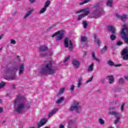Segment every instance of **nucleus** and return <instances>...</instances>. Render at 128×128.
Listing matches in <instances>:
<instances>
[{"mask_svg": "<svg viewBox=\"0 0 128 128\" xmlns=\"http://www.w3.org/2000/svg\"><path fill=\"white\" fill-rule=\"evenodd\" d=\"M16 85L13 84L12 86V90H16Z\"/></svg>", "mask_w": 128, "mask_h": 128, "instance_id": "obj_48", "label": "nucleus"}, {"mask_svg": "<svg viewBox=\"0 0 128 128\" xmlns=\"http://www.w3.org/2000/svg\"><path fill=\"white\" fill-rule=\"evenodd\" d=\"M108 82L110 84H114V78L113 76H108Z\"/></svg>", "mask_w": 128, "mask_h": 128, "instance_id": "obj_19", "label": "nucleus"}, {"mask_svg": "<svg viewBox=\"0 0 128 128\" xmlns=\"http://www.w3.org/2000/svg\"><path fill=\"white\" fill-rule=\"evenodd\" d=\"M92 56L94 60H96V62H100V59L96 58V52H92Z\"/></svg>", "mask_w": 128, "mask_h": 128, "instance_id": "obj_15", "label": "nucleus"}, {"mask_svg": "<svg viewBox=\"0 0 128 128\" xmlns=\"http://www.w3.org/2000/svg\"><path fill=\"white\" fill-rule=\"evenodd\" d=\"M82 108V106L80 105V103L77 102H73L70 108V112H72V110H76V112H77L78 114H80L79 110Z\"/></svg>", "mask_w": 128, "mask_h": 128, "instance_id": "obj_5", "label": "nucleus"}, {"mask_svg": "<svg viewBox=\"0 0 128 128\" xmlns=\"http://www.w3.org/2000/svg\"><path fill=\"white\" fill-rule=\"evenodd\" d=\"M98 122L100 124L104 126V120L102 118H100L98 119Z\"/></svg>", "mask_w": 128, "mask_h": 128, "instance_id": "obj_30", "label": "nucleus"}, {"mask_svg": "<svg viewBox=\"0 0 128 128\" xmlns=\"http://www.w3.org/2000/svg\"><path fill=\"white\" fill-rule=\"evenodd\" d=\"M116 18H120V15H119V14H116Z\"/></svg>", "mask_w": 128, "mask_h": 128, "instance_id": "obj_56", "label": "nucleus"}, {"mask_svg": "<svg viewBox=\"0 0 128 128\" xmlns=\"http://www.w3.org/2000/svg\"><path fill=\"white\" fill-rule=\"evenodd\" d=\"M102 10H101L100 8L97 7L96 10H94L92 12V14L94 16L95 18H98L102 14Z\"/></svg>", "mask_w": 128, "mask_h": 128, "instance_id": "obj_9", "label": "nucleus"}, {"mask_svg": "<svg viewBox=\"0 0 128 128\" xmlns=\"http://www.w3.org/2000/svg\"><path fill=\"white\" fill-rule=\"evenodd\" d=\"M68 124H70V121L68 122Z\"/></svg>", "mask_w": 128, "mask_h": 128, "instance_id": "obj_64", "label": "nucleus"}, {"mask_svg": "<svg viewBox=\"0 0 128 128\" xmlns=\"http://www.w3.org/2000/svg\"><path fill=\"white\" fill-rule=\"evenodd\" d=\"M54 27H56V24H54L53 25H52L51 26H50L48 29V30H52V28H54Z\"/></svg>", "mask_w": 128, "mask_h": 128, "instance_id": "obj_43", "label": "nucleus"}, {"mask_svg": "<svg viewBox=\"0 0 128 128\" xmlns=\"http://www.w3.org/2000/svg\"><path fill=\"white\" fill-rule=\"evenodd\" d=\"M116 107H112L110 108V110H116Z\"/></svg>", "mask_w": 128, "mask_h": 128, "instance_id": "obj_55", "label": "nucleus"}, {"mask_svg": "<svg viewBox=\"0 0 128 128\" xmlns=\"http://www.w3.org/2000/svg\"><path fill=\"white\" fill-rule=\"evenodd\" d=\"M6 73L10 74V76H5L4 78L6 80H16V72H18V67L16 66H14L7 68L6 69Z\"/></svg>", "mask_w": 128, "mask_h": 128, "instance_id": "obj_3", "label": "nucleus"}, {"mask_svg": "<svg viewBox=\"0 0 128 128\" xmlns=\"http://www.w3.org/2000/svg\"><path fill=\"white\" fill-rule=\"evenodd\" d=\"M6 98H8V96H10V93L6 94Z\"/></svg>", "mask_w": 128, "mask_h": 128, "instance_id": "obj_52", "label": "nucleus"}, {"mask_svg": "<svg viewBox=\"0 0 128 128\" xmlns=\"http://www.w3.org/2000/svg\"><path fill=\"white\" fill-rule=\"evenodd\" d=\"M70 56H68L67 57H66L64 61V62H68V60H70Z\"/></svg>", "mask_w": 128, "mask_h": 128, "instance_id": "obj_38", "label": "nucleus"}, {"mask_svg": "<svg viewBox=\"0 0 128 128\" xmlns=\"http://www.w3.org/2000/svg\"><path fill=\"white\" fill-rule=\"evenodd\" d=\"M122 56H123V60H128V48H125L123 50L122 52Z\"/></svg>", "mask_w": 128, "mask_h": 128, "instance_id": "obj_10", "label": "nucleus"}, {"mask_svg": "<svg viewBox=\"0 0 128 128\" xmlns=\"http://www.w3.org/2000/svg\"><path fill=\"white\" fill-rule=\"evenodd\" d=\"M92 0H85L84 1L80 3V6H82L84 4H88V2H90Z\"/></svg>", "mask_w": 128, "mask_h": 128, "instance_id": "obj_34", "label": "nucleus"}, {"mask_svg": "<svg viewBox=\"0 0 128 128\" xmlns=\"http://www.w3.org/2000/svg\"><path fill=\"white\" fill-rule=\"evenodd\" d=\"M106 4L108 6L112 8V0H108Z\"/></svg>", "mask_w": 128, "mask_h": 128, "instance_id": "obj_28", "label": "nucleus"}, {"mask_svg": "<svg viewBox=\"0 0 128 128\" xmlns=\"http://www.w3.org/2000/svg\"><path fill=\"white\" fill-rule=\"evenodd\" d=\"M94 38L95 40V42H96L98 44V46H100V38H96V35H94Z\"/></svg>", "mask_w": 128, "mask_h": 128, "instance_id": "obj_21", "label": "nucleus"}, {"mask_svg": "<svg viewBox=\"0 0 128 128\" xmlns=\"http://www.w3.org/2000/svg\"><path fill=\"white\" fill-rule=\"evenodd\" d=\"M108 32H116V28L112 26H108Z\"/></svg>", "mask_w": 128, "mask_h": 128, "instance_id": "obj_18", "label": "nucleus"}, {"mask_svg": "<svg viewBox=\"0 0 128 128\" xmlns=\"http://www.w3.org/2000/svg\"><path fill=\"white\" fill-rule=\"evenodd\" d=\"M110 38L112 40H116V35L112 34L110 36Z\"/></svg>", "mask_w": 128, "mask_h": 128, "instance_id": "obj_37", "label": "nucleus"}, {"mask_svg": "<svg viewBox=\"0 0 128 128\" xmlns=\"http://www.w3.org/2000/svg\"><path fill=\"white\" fill-rule=\"evenodd\" d=\"M122 44H124V42L122 41H118L116 43V46H122Z\"/></svg>", "mask_w": 128, "mask_h": 128, "instance_id": "obj_41", "label": "nucleus"}, {"mask_svg": "<svg viewBox=\"0 0 128 128\" xmlns=\"http://www.w3.org/2000/svg\"><path fill=\"white\" fill-rule=\"evenodd\" d=\"M64 90H66L64 88H62L58 92V96H60V94H64Z\"/></svg>", "mask_w": 128, "mask_h": 128, "instance_id": "obj_27", "label": "nucleus"}, {"mask_svg": "<svg viewBox=\"0 0 128 128\" xmlns=\"http://www.w3.org/2000/svg\"><path fill=\"white\" fill-rule=\"evenodd\" d=\"M82 76H80L78 78V83L77 84L78 88H80V86H82Z\"/></svg>", "mask_w": 128, "mask_h": 128, "instance_id": "obj_20", "label": "nucleus"}, {"mask_svg": "<svg viewBox=\"0 0 128 128\" xmlns=\"http://www.w3.org/2000/svg\"><path fill=\"white\" fill-rule=\"evenodd\" d=\"M50 0H48L45 3V5L44 6V8H48V6H50Z\"/></svg>", "mask_w": 128, "mask_h": 128, "instance_id": "obj_31", "label": "nucleus"}, {"mask_svg": "<svg viewBox=\"0 0 128 128\" xmlns=\"http://www.w3.org/2000/svg\"><path fill=\"white\" fill-rule=\"evenodd\" d=\"M70 90H72V92H74V85H72L70 86Z\"/></svg>", "mask_w": 128, "mask_h": 128, "instance_id": "obj_44", "label": "nucleus"}, {"mask_svg": "<svg viewBox=\"0 0 128 128\" xmlns=\"http://www.w3.org/2000/svg\"><path fill=\"white\" fill-rule=\"evenodd\" d=\"M4 86H6V83L4 82H1L0 83V88H2L4 87Z\"/></svg>", "mask_w": 128, "mask_h": 128, "instance_id": "obj_36", "label": "nucleus"}, {"mask_svg": "<svg viewBox=\"0 0 128 128\" xmlns=\"http://www.w3.org/2000/svg\"><path fill=\"white\" fill-rule=\"evenodd\" d=\"M114 66H116V67L122 66V64H115V65H114Z\"/></svg>", "mask_w": 128, "mask_h": 128, "instance_id": "obj_51", "label": "nucleus"}, {"mask_svg": "<svg viewBox=\"0 0 128 128\" xmlns=\"http://www.w3.org/2000/svg\"><path fill=\"white\" fill-rule=\"evenodd\" d=\"M89 8H86L81 9L76 12V14H80V12H84L78 16V20H82V18H85V16H88V14H90V10H88Z\"/></svg>", "mask_w": 128, "mask_h": 128, "instance_id": "obj_4", "label": "nucleus"}, {"mask_svg": "<svg viewBox=\"0 0 128 128\" xmlns=\"http://www.w3.org/2000/svg\"><path fill=\"white\" fill-rule=\"evenodd\" d=\"M121 32H128V24H125L123 26Z\"/></svg>", "mask_w": 128, "mask_h": 128, "instance_id": "obj_17", "label": "nucleus"}, {"mask_svg": "<svg viewBox=\"0 0 128 128\" xmlns=\"http://www.w3.org/2000/svg\"><path fill=\"white\" fill-rule=\"evenodd\" d=\"M44 128H50V127L46 126V127H45Z\"/></svg>", "mask_w": 128, "mask_h": 128, "instance_id": "obj_63", "label": "nucleus"}, {"mask_svg": "<svg viewBox=\"0 0 128 128\" xmlns=\"http://www.w3.org/2000/svg\"><path fill=\"white\" fill-rule=\"evenodd\" d=\"M4 112V108L2 107H0V114H2Z\"/></svg>", "mask_w": 128, "mask_h": 128, "instance_id": "obj_49", "label": "nucleus"}, {"mask_svg": "<svg viewBox=\"0 0 128 128\" xmlns=\"http://www.w3.org/2000/svg\"><path fill=\"white\" fill-rule=\"evenodd\" d=\"M64 98L60 97V98L56 100V104H62V102H64Z\"/></svg>", "mask_w": 128, "mask_h": 128, "instance_id": "obj_23", "label": "nucleus"}, {"mask_svg": "<svg viewBox=\"0 0 128 128\" xmlns=\"http://www.w3.org/2000/svg\"><path fill=\"white\" fill-rule=\"evenodd\" d=\"M92 80V77L90 78L86 82V84H88V82H90Z\"/></svg>", "mask_w": 128, "mask_h": 128, "instance_id": "obj_45", "label": "nucleus"}, {"mask_svg": "<svg viewBox=\"0 0 128 128\" xmlns=\"http://www.w3.org/2000/svg\"><path fill=\"white\" fill-rule=\"evenodd\" d=\"M46 54L40 53V56H41L42 57L46 56Z\"/></svg>", "mask_w": 128, "mask_h": 128, "instance_id": "obj_46", "label": "nucleus"}, {"mask_svg": "<svg viewBox=\"0 0 128 128\" xmlns=\"http://www.w3.org/2000/svg\"><path fill=\"white\" fill-rule=\"evenodd\" d=\"M32 12H34V10H30L28 12H27L26 13V14H25V16H24V20H26V18H28V16H30V14H32Z\"/></svg>", "mask_w": 128, "mask_h": 128, "instance_id": "obj_22", "label": "nucleus"}, {"mask_svg": "<svg viewBox=\"0 0 128 128\" xmlns=\"http://www.w3.org/2000/svg\"><path fill=\"white\" fill-rule=\"evenodd\" d=\"M105 80H106L104 79H102V80H101V84H104Z\"/></svg>", "mask_w": 128, "mask_h": 128, "instance_id": "obj_53", "label": "nucleus"}, {"mask_svg": "<svg viewBox=\"0 0 128 128\" xmlns=\"http://www.w3.org/2000/svg\"><path fill=\"white\" fill-rule=\"evenodd\" d=\"M60 128H64V126L61 124L59 126Z\"/></svg>", "mask_w": 128, "mask_h": 128, "instance_id": "obj_54", "label": "nucleus"}, {"mask_svg": "<svg viewBox=\"0 0 128 128\" xmlns=\"http://www.w3.org/2000/svg\"><path fill=\"white\" fill-rule=\"evenodd\" d=\"M56 32H66V31L62 30H58Z\"/></svg>", "mask_w": 128, "mask_h": 128, "instance_id": "obj_47", "label": "nucleus"}, {"mask_svg": "<svg viewBox=\"0 0 128 128\" xmlns=\"http://www.w3.org/2000/svg\"><path fill=\"white\" fill-rule=\"evenodd\" d=\"M46 8H45V7H44L39 12L40 14H44L46 12Z\"/></svg>", "mask_w": 128, "mask_h": 128, "instance_id": "obj_32", "label": "nucleus"}, {"mask_svg": "<svg viewBox=\"0 0 128 128\" xmlns=\"http://www.w3.org/2000/svg\"><path fill=\"white\" fill-rule=\"evenodd\" d=\"M116 98L115 104H116L118 102V98Z\"/></svg>", "mask_w": 128, "mask_h": 128, "instance_id": "obj_59", "label": "nucleus"}, {"mask_svg": "<svg viewBox=\"0 0 128 128\" xmlns=\"http://www.w3.org/2000/svg\"><path fill=\"white\" fill-rule=\"evenodd\" d=\"M108 114H110L111 116H114L115 118H116V120L114 122V124H116L119 122L120 120V113L117 112L116 111H112L109 112Z\"/></svg>", "mask_w": 128, "mask_h": 128, "instance_id": "obj_7", "label": "nucleus"}, {"mask_svg": "<svg viewBox=\"0 0 128 128\" xmlns=\"http://www.w3.org/2000/svg\"><path fill=\"white\" fill-rule=\"evenodd\" d=\"M126 106V103H124L120 108V110H121V112H124V106Z\"/></svg>", "mask_w": 128, "mask_h": 128, "instance_id": "obj_39", "label": "nucleus"}, {"mask_svg": "<svg viewBox=\"0 0 128 128\" xmlns=\"http://www.w3.org/2000/svg\"><path fill=\"white\" fill-rule=\"evenodd\" d=\"M120 19L122 22H124L126 20V15L124 14L120 16Z\"/></svg>", "mask_w": 128, "mask_h": 128, "instance_id": "obj_33", "label": "nucleus"}, {"mask_svg": "<svg viewBox=\"0 0 128 128\" xmlns=\"http://www.w3.org/2000/svg\"><path fill=\"white\" fill-rule=\"evenodd\" d=\"M24 72V64H21L19 67V76H22Z\"/></svg>", "mask_w": 128, "mask_h": 128, "instance_id": "obj_13", "label": "nucleus"}, {"mask_svg": "<svg viewBox=\"0 0 128 128\" xmlns=\"http://www.w3.org/2000/svg\"><path fill=\"white\" fill-rule=\"evenodd\" d=\"M56 67L52 66V62L48 61L42 66L39 74L40 76L54 74L56 72Z\"/></svg>", "mask_w": 128, "mask_h": 128, "instance_id": "obj_2", "label": "nucleus"}, {"mask_svg": "<svg viewBox=\"0 0 128 128\" xmlns=\"http://www.w3.org/2000/svg\"><path fill=\"white\" fill-rule=\"evenodd\" d=\"M88 40V37L86 36H82L80 38V42H86Z\"/></svg>", "mask_w": 128, "mask_h": 128, "instance_id": "obj_25", "label": "nucleus"}, {"mask_svg": "<svg viewBox=\"0 0 128 128\" xmlns=\"http://www.w3.org/2000/svg\"><path fill=\"white\" fill-rule=\"evenodd\" d=\"M64 44L65 48H68L70 50H72L74 46L72 45V43L71 40L68 41V38H64Z\"/></svg>", "mask_w": 128, "mask_h": 128, "instance_id": "obj_6", "label": "nucleus"}, {"mask_svg": "<svg viewBox=\"0 0 128 128\" xmlns=\"http://www.w3.org/2000/svg\"><path fill=\"white\" fill-rule=\"evenodd\" d=\"M48 50V48L44 45H42L39 48V52H46Z\"/></svg>", "mask_w": 128, "mask_h": 128, "instance_id": "obj_16", "label": "nucleus"}, {"mask_svg": "<svg viewBox=\"0 0 128 128\" xmlns=\"http://www.w3.org/2000/svg\"><path fill=\"white\" fill-rule=\"evenodd\" d=\"M58 108H56L52 110V111H51L48 114V118H52V116H54V114H56V112H58Z\"/></svg>", "mask_w": 128, "mask_h": 128, "instance_id": "obj_14", "label": "nucleus"}, {"mask_svg": "<svg viewBox=\"0 0 128 128\" xmlns=\"http://www.w3.org/2000/svg\"><path fill=\"white\" fill-rule=\"evenodd\" d=\"M108 64L109 66H114V62H112V60H109L108 61Z\"/></svg>", "mask_w": 128, "mask_h": 128, "instance_id": "obj_40", "label": "nucleus"}, {"mask_svg": "<svg viewBox=\"0 0 128 128\" xmlns=\"http://www.w3.org/2000/svg\"><path fill=\"white\" fill-rule=\"evenodd\" d=\"M64 34L62 32H55L53 35L52 36V38H54L56 36V40L57 42L61 40L64 38Z\"/></svg>", "mask_w": 128, "mask_h": 128, "instance_id": "obj_8", "label": "nucleus"}, {"mask_svg": "<svg viewBox=\"0 0 128 128\" xmlns=\"http://www.w3.org/2000/svg\"><path fill=\"white\" fill-rule=\"evenodd\" d=\"M36 0H30V4H34Z\"/></svg>", "mask_w": 128, "mask_h": 128, "instance_id": "obj_50", "label": "nucleus"}, {"mask_svg": "<svg viewBox=\"0 0 128 128\" xmlns=\"http://www.w3.org/2000/svg\"><path fill=\"white\" fill-rule=\"evenodd\" d=\"M28 100L24 96L18 94L16 98L13 100L14 108L15 112L22 114V110L26 108L28 110L30 108V105H26Z\"/></svg>", "mask_w": 128, "mask_h": 128, "instance_id": "obj_1", "label": "nucleus"}, {"mask_svg": "<svg viewBox=\"0 0 128 128\" xmlns=\"http://www.w3.org/2000/svg\"><path fill=\"white\" fill-rule=\"evenodd\" d=\"M108 50V46H105L101 50L100 52L101 54H104Z\"/></svg>", "mask_w": 128, "mask_h": 128, "instance_id": "obj_29", "label": "nucleus"}, {"mask_svg": "<svg viewBox=\"0 0 128 128\" xmlns=\"http://www.w3.org/2000/svg\"><path fill=\"white\" fill-rule=\"evenodd\" d=\"M124 78H125V80H128V76H124Z\"/></svg>", "mask_w": 128, "mask_h": 128, "instance_id": "obj_57", "label": "nucleus"}, {"mask_svg": "<svg viewBox=\"0 0 128 128\" xmlns=\"http://www.w3.org/2000/svg\"><path fill=\"white\" fill-rule=\"evenodd\" d=\"M72 64L74 68H80V62L76 59L72 61Z\"/></svg>", "mask_w": 128, "mask_h": 128, "instance_id": "obj_12", "label": "nucleus"}, {"mask_svg": "<svg viewBox=\"0 0 128 128\" xmlns=\"http://www.w3.org/2000/svg\"><path fill=\"white\" fill-rule=\"evenodd\" d=\"M2 100L0 99V104H2Z\"/></svg>", "mask_w": 128, "mask_h": 128, "instance_id": "obj_61", "label": "nucleus"}, {"mask_svg": "<svg viewBox=\"0 0 128 128\" xmlns=\"http://www.w3.org/2000/svg\"><path fill=\"white\" fill-rule=\"evenodd\" d=\"M118 84H126V82L123 78H120L118 80Z\"/></svg>", "mask_w": 128, "mask_h": 128, "instance_id": "obj_24", "label": "nucleus"}, {"mask_svg": "<svg viewBox=\"0 0 128 128\" xmlns=\"http://www.w3.org/2000/svg\"><path fill=\"white\" fill-rule=\"evenodd\" d=\"M94 63H92L90 66H89L88 70V72H92V70H94Z\"/></svg>", "mask_w": 128, "mask_h": 128, "instance_id": "obj_26", "label": "nucleus"}, {"mask_svg": "<svg viewBox=\"0 0 128 128\" xmlns=\"http://www.w3.org/2000/svg\"><path fill=\"white\" fill-rule=\"evenodd\" d=\"M10 44H16V42L14 40L12 39L10 40Z\"/></svg>", "mask_w": 128, "mask_h": 128, "instance_id": "obj_42", "label": "nucleus"}, {"mask_svg": "<svg viewBox=\"0 0 128 128\" xmlns=\"http://www.w3.org/2000/svg\"><path fill=\"white\" fill-rule=\"evenodd\" d=\"M4 122H6V120H4L3 121V123H4Z\"/></svg>", "mask_w": 128, "mask_h": 128, "instance_id": "obj_62", "label": "nucleus"}, {"mask_svg": "<svg viewBox=\"0 0 128 128\" xmlns=\"http://www.w3.org/2000/svg\"><path fill=\"white\" fill-rule=\"evenodd\" d=\"M98 4H96V6H94V8H96V6H98Z\"/></svg>", "mask_w": 128, "mask_h": 128, "instance_id": "obj_60", "label": "nucleus"}, {"mask_svg": "<svg viewBox=\"0 0 128 128\" xmlns=\"http://www.w3.org/2000/svg\"><path fill=\"white\" fill-rule=\"evenodd\" d=\"M83 26L84 28H88V22H86V21H83Z\"/></svg>", "mask_w": 128, "mask_h": 128, "instance_id": "obj_35", "label": "nucleus"}, {"mask_svg": "<svg viewBox=\"0 0 128 128\" xmlns=\"http://www.w3.org/2000/svg\"><path fill=\"white\" fill-rule=\"evenodd\" d=\"M48 118H43L40 120V122L38 124V126L40 128V126H44V124H46L48 122Z\"/></svg>", "mask_w": 128, "mask_h": 128, "instance_id": "obj_11", "label": "nucleus"}, {"mask_svg": "<svg viewBox=\"0 0 128 128\" xmlns=\"http://www.w3.org/2000/svg\"><path fill=\"white\" fill-rule=\"evenodd\" d=\"M2 38H4V34H2L0 36V40H2Z\"/></svg>", "mask_w": 128, "mask_h": 128, "instance_id": "obj_58", "label": "nucleus"}]
</instances>
